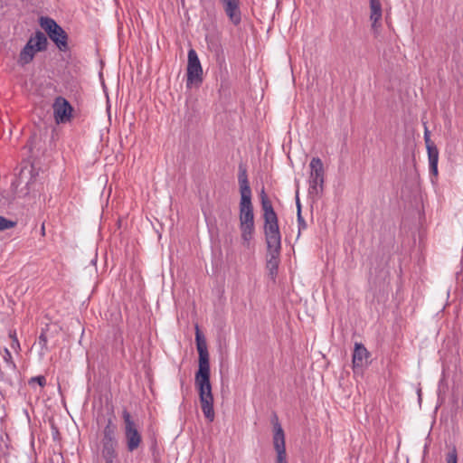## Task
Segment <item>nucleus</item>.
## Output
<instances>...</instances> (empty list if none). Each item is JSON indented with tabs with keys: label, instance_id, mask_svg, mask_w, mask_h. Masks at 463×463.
Masks as SVG:
<instances>
[{
	"label": "nucleus",
	"instance_id": "f257e3e1",
	"mask_svg": "<svg viewBox=\"0 0 463 463\" xmlns=\"http://www.w3.org/2000/svg\"><path fill=\"white\" fill-rule=\"evenodd\" d=\"M260 203L263 211L264 234L268 248V260L266 267L272 279L278 273L279 254L281 250V234L279 232V219L273 209L272 203L264 190L260 193Z\"/></svg>",
	"mask_w": 463,
	"mask_h": 463
},
{
	"label": "nucleus",
	"instance_id": "f03ea898",
	"mask_svg": "<svg viewBox=\"0 0 463 463\" xmlns=\"http://www.w3.org/2000/svg\"><path fill=\"white\" fill-rule=\"evenodd\" d=\"M195 341L199 354V369L195 373V386L199 392L201 408L204 417L213 422L215 418L213 409V395L210 382L209 354L203 336L196 326Z\"/></svg>",
	"mask_w": 463,
	"mask_h": 463
},
{
	"label": "nucleus",
	"instance_id": "7ed1b4c3",
	"mask_svg": "<svg viewBox=\"0 0 463 463\" xmlns=\"http://www.w3.org/2000/svg\"><path fill=\"white\" fill-rule=\"evenodd\" d=\"M240 185V229L244 245H250L255 231L253 204L251 202L252 193L248 180L246 168L240 166L238 175Z\"/></svg>",
	"mask_w": 463,
	"mask_h": 463
},
{
	"label": "nucleus",
	"instance_id": "20e7f679",
	"mask_svg": "<svg viewBox=\"0 0 463 463\" xmlns=\"http://www.w3.org/2000/svg\"><path fill=\"white\" fill-rule=\"evenodd\" d=\"M47 46L48 40L46 35L43 32L37 31L33 36L29 38L26 44L21 50L17 63L23 67L29 64L34 59L35 54L38 52L45 51Z\"/></svg>",
	"mask_w": 463,
	"mask_h": 463
},
{
	"label": "nucleus",
	"instance_id": "39448f33",
	"mask_svg": "<svg viewBox=\"0 0 463 463\" xmlns=\"http://www.w3.org/2000/svg\"><path fill=\"white\" fill-rule=\"evenodd\" d=\"M122 418L124 421L126 447L128 451L133 452L140 447L142 443V435L138 430L137 422L126 409L122 411Z\"/></svg>",
	"mask_w": 463,
	"mask_h": 463
},
{
	"label": "nucleus",
	"instance_id": "423d86ee",
	"mask_svg": "<svg viewBox=\"0 0 463 463\" xmlns=\"http://www.w3.org/2000/svg\"><path fill=\"white\" fill-rule=\"evenodd\" d=\"M310 174L308 178L310 195L319 197L324 191L325 168L319 157H313L309 163Z\"/></svg>",
	"mask_w": 463,
	"mask_h": 463
},
{
	"label": "nucleus",
	"instance_id": "0eeeda50",
	"mask_svg": "<svg viewBox=\"0 0 463 463\" xmlns=\"http://www.w3.org/2000/svg\"><path fill=\"white\" fill-rule=\"evenodd\" d=\"M40 24L60 51L66 52L68 50V35L53 19L42 17Z\"/></svg>",
	"mask_w": 463,
	"mask_h": 463
},
{
	"label": "nucleus",
	"instance_id": "6e6552de",
	"mask_svg": "<svg viewBox=\"0 0 463 463\" xmlns=\"http://www.w3.org/2000/svg\"><path fill=\"white\" fill-rule=\"evenodd\" d=\"M203 81V68L197 52L194 49L188 51L187 80L186 86L191 88L193 84Z\"/></svg>",
	"mask_w": 463,
	"mask_h": 463
},
{
	"label": "nucleus",
	"instance_id": "1a4fd4ad",
	"mask_svg": "<svg viewBox=\"0 0 463 463\" xmlns=\"http://www.w3.org/2000/svg\"><path fill=\"white\" fill-rule=\"evenodd\" d=\"M272 423L274 429L273 446L277 452L276 463H288L285 446V434L276 415H274Z\"/></svg>",
	"mask_w": 463,
	"mask_h": 463
},
{
	"label": "nucleus",
	"instance_id": "9d476101",
	"mask_svg": "<svg viewBox=\"0 0 463 463\" xmlns=\"http://www.w3.org/2000/svg\"><path fill=\"white\" fill-rule=\"evenodd\" d=\"M52 108L54 119L57 124H62L71 121L73 109L66 99L62 97H57L54 100Z\"/></svg>",
	"mask_w": 463,
	"mask_h": 463
},
{
	"label": "nucleus",
	"instance_id": "9b49d317",
	"mask_svg": "<svg viewBox=\"0 0 463 463\" xmlns=\"http://www.w3.org/2000/svg\"><path fill=\"white\" fill-rule=\"evenodd\" d=\"M370 353L365 346L361 343H355L353 352V369L354 372L361 373L363 369L367 366Z\"/></svg>",
	"mask_w": 463,
	"mask_h": 463
},
{
	"label": "nucleus",
	"instance_id": "f8f14e48",
	"mask_svg": "<svg viewBox=\"0 0 463 463\" xmlns=\"http://www.w3.org/2000/svg\"><path fill=\"white\" fill-rule=\"evenodd\" d=\"M229 21L234 25L241 22V0H219Z\"/></svg>",
	"mask_w": 463,
	"mask_h": 463
},
{
	"label": "nucleus",
	"instance_id": "ddd939ff",
	"mask_svg": "<svg viewBox=\"0 0 463 463\" xmlns=\"http://www.w3.org/2000/svg\"><path fill=\"white\" fill-rule=\"evenodd\" d=\"M428 152L430 174L437 178L439 175L438 162H439V150L436 146L426 147Z\"/></svg>",
	"mask_w": 463,
	"mask_h": 463
},
{
	"label": "nucleus",
	"instance_id": "4468645a",
	"mask_svg": "<svg viewBox=\"0 0 463 463\" xmlns=\"http://www.w3.org/2000/svg\"><path fill=\"white\" fill-rule=\"evenodd\" d=\"M370 4V20L372 21V27L376 28L382 19L383 10L380 0H369Z\"/></svg>",
	"mask_w": 463,
	"mask_h": 463
},
{
	"label": "nucleus",
	"instance_id": "2eb2a0df",
	"mask_svg": "<svg viewBox=\"0 0 463 463\" xmlns=\"http://www.w3.org/2000/svg\"><path fill=\"white\" fill-rule=\"evenodd\" d=\"M102 445V457L106 463H114V459L117 457L116 446L117 441L114 442H101Z\"/></svg>",
	"mask_w": 463,
	"mask_h": 463
},
{
	"label": "nucleus",
	"instance_id": "dca6fc26",
	"mask_svg": "<svg viewBox=\"0 0 463 463\" xmlns=\"http://www.w3.org/2000/svg\"><path fill=\"white\" fill-rule=\"evenodd\" d=\"M116 426L113 424L112 419L109 418L103 430V437L101 442H114L117 441L115 437Z\"/></svg>",
	"mask_w": 463,
	"mask_h": 463
},
{
	"label": "nucleus",
	"instance_id": "f3484780",
	"mask_svg": "<svg viewBox=\"0 0 463 463\" xmlns=\"http://www.w3.org/2000/svg\"><path fill=\"white\" fill-rule=\"evenodd\" d=\"M296 203H297V208H298V213H297V220H298V237H299L301 231L307 229V223L301 215V204H300L299 198H298V193H297V195H296Z\"/></svg>",
	"mask_w": 463,
	"mask_h": 463
},
{
	"label": "nucleus",
	"instance_id": "a211bd4d",
	"mask_svg": "<svg viewBox=\"0 0 463 463\" xmlns=\"http://www.w3.org/2000/svg\"><path fill=\"white\" fill-rule=\"evenodd\" d=\"M9 337L11 339L10 346L13 350H14L16 353L21 351V346L19 340L16 335L15 330H10L9 331Z\"/></svg>",
	"mask_w": 463,
	"mask_h": 463
},
{
	"label": "nucleus",
	"instance_id": "6ab92c4d",
	"mask_svg": "<svg viewBox=\"0 0 463 463\" xmlns=\"http://www.w3.org/2000/svg\"><path fill=\"white\" fill-rule=\"evenodd\" d=\"M15 225V222L8 220L4 216H0V232L14 228Z\"/></svg>",
	"mask_w": 463,
	"mask_h": 463
},
{
	"label": "nucleus",
	"instance_id": "aec40b11",
	"mask_svg": "<svg viewBox=\"0 0 463 463\" xmlns=\"http://www.w3.org/2000/svg\"><path fill=\"white\" fill-rule=\"evenodd\" d=\"M37 343L41 346L43 354H44L48 351V346H47L48 338H47L46 333L44 331H42V333L40 334Z\"/></svg>",
	"mask_w": 463,
	"mask_h": 463
},
{
	"label": "nucleus",
	"instance_id": "412c9836",
	"mask_svg": "<svg viewBox=\"0 0 463 463\" xmlns=\"http://www.w3.org/2000/svg\"><path fill=\"white\" fill-rule=\"evenodd\" d=\"M446 463H458V455L455 449L447 454Z\"/></svg>",
	"mask_w": 463,
	"mask_h": 463
},
{
	"label": "nucleus",
	"instance_id": "4be33fe9",
	"mask_svg": "<svg viewBox=\"0 0 463 463\" xmlns=\"http://www.w3.org/2000/svg\"><path fill=\"white\" fill-rule=\"evenodd\" d=\"M37 383L40 386L43 387L46 384V379L44 376L39 375V376L31 378L30 383Z\"/></svg>",
	"mask_w": 463,
	"mask_h": 463
},
{
	"label": "nucleus",
	"instance_id": "5701e85b",
	"mask_svg": "<svg viewBox=\"0 0 463 463\" xmlns=\"http://www.w3.org/2000/svg\"><path fill=\"white\" fill-rule=\"evenodd\" d=\"M424 141H425L426 147H429L430 146H435V144L430 139V132L427 129V128H425V131H424Z\"/></svg>",
	"mask_w": 463,
	"mask_h": 463
},
{
	"label": "nucleus",
	"instance_id": "b1692460",
	"mask_svg": "<svg viewBox=\"0 0 463 463\" xmlns=\"http://www.w3.org/2000/svg\"><path fill=\"white\" fill-rule=\"evenodd\" d=\"M4 359L7 362V363H10L12 364L14 366V364L13 363L12 361V354L10 353V351L7 349V348H5V355H4Z\"/></svg>",
	"mask_w": 463,
	"mask_h": 463
}]
</instances>
